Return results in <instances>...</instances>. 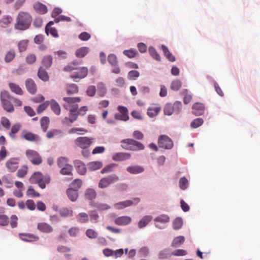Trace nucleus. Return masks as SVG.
<instances>
[{
	"label": "nucleus",
	"mask_w": 260,
	"mask_h": 260,
	"mask_svg": "<svg viewBox=\"0 0 260 260\" xmlns=\"http://www.w3.org/2000/svg\"><path fill=\"white\" fill-rule=\"evenodd\" d=\"M63 107L66 110L70 111L69 120L70 122H74L78 116L77 112L78 108V103L81 102V99L79 97H64Z\"/></svg>",
	"instance_id": "f257e3e1"
},
{
	"label": "nucleus",
	"mask_w": 260,
	"mask_h": 260,
	"mask_svg": "<svg viewBox=\"0 0 260 260\" xmlns=\"http://www.w3.org/2000/svg\"><path fill=\"white\" fill-rule=\"evenodd\" d=\"M32 17L27 12H20L16 18V23L14 25V28L19 30H25L28 29L32 22Z\"/></svg>",
	"instance_id": "f03ea898"
},
{
	"label": "nucleus",
	"mask_w": 260,
	"mask_h": 260,
	"mask_svg": "<svg viewBox=\"0 0 260 260\" xmlns=\"http://www.w3.org/2000/svg\"><path fill=\"white\" fill-rule=\"evenodd\" d=\"M122 148L131 151H139L144 149V145L141 142L132 139H125L121 141Z\"/></svg>",
	"instance_id": "7ed1b4c3"
},
{
	"label": "nucleus",
	"mask_w": 260,
	"mask_h": 260,
	"mask_svg": "<svg viewBox=\"0 0 260 260\" xmlns=\"http://www.w3.org/2000/svg\"><path fill=\"white\" fill-rule=\"evenodd\" d=\"M1 101L4 109L8 112H12L14 111V108L11 101L13 99L9 92L6 90L1 92Z\"/></svg>",
	"instance_id": "20e7f679"
},
{
	"label": "nucleus",
	"mask_w": 260,
	"mask_h": 260,
	"mask_svg": "<svg viewBox=\"0 0 260 260\" xmlns=\"http://www.w3.org/2000/svg\"><path fill=\"white\" fill-rule=\"evenodd\" d=\"M117 110L119 112L115 114V119L124 121H126L129 119L128 111L126 107L123 106H118Z\"/></svg>",
	"instance_id": "39448f33"
},
{
	"label": "nucleus",
	"mask_w": 260,
	"mask_h": 260,
	"mask_svg": "<svg viewBox=\"0 0 260 260\" xmlns=\"http://www.w3.org/2000/svg\"><path fill=\"white\" fill-rule=\"evenodd\" d=\"M93 141V139L89 138L87 137H80L75 140V143L78 147L85 149L90 146Z\"/></svg>",
	"instance_id": "423d86ee"
},
{
	"label": "nucleus",
	"mask_w": 260,
	"mask_h": 260,
	"mask_svg": "<svg viewBox=\"0 0 260 260\" xmlns=\"http://www.w3.org/2000/svg\"><path fill=\"white\" fill-rule=\"evenodd\" d=\"M158 146L166 149H171L173 147L172 140L166 135L160 136L158 140Z\"/></svg>",
	"instance_id": "0eeeda50"
},
{
	"label": "nucleus",
	"mask_w": 260,
	"mask_h": 260,
	"mask_svg": "<svg viewBox=\"0 0 260 260\" xmlns=\"http://www.w3.org/2000/svg\"><path fill=\"white\" fill-rule=\"evenodd\" d=\"M118 180V177L116 175H110L107 177L102 178L99 183V187L104 188L108 187L110 184L115 182Z\"/></svg>",
	"instance_id": "6e6552de"
},
{
	"label": "nucleus",
	"mask_w": 260,
	"mask_h": 260,
	"mask_svg": "<svg viewBox=\"0 0 260 260\" xmlns=\"http://www.w3.org/2000/svg\"><path fill=\"white\" fill-rule=\"evenodd\" d=\"M26 155L34 165H39L42 161L41 156L36 151L28 150L26 151Z\"/></svg>",
	"instance_id": "1a4fd4ad"
},
{
	"label": "nucleus",
	"mask_w": 260,
	"mask_h": 260,
	"mask_svg": "<svg viewBox=\"0 0 260 260\" xmlns=\"http://www.w3.org/2000/svg\"><path fill=\"white\" fill-rule=\"evenodd\" d=\"M77 72L71 75V78L77 81L76 79H81L86 77L88 74V69L86 67L78 68Z\"/></svg>",
	"instance_id": "9d476101"
},
{
	"label": "nucleus",
	"mask_w": 260,
	"mask_h": 260,
	"mask_svg": "<svg viewBox=\"0 0 260 260\" xmlns=\"http://www.w3.org/2000/svg\"><path fill=\"white\" fill-rule=\"evenodd\" d=\"M140 202L139 198H134L133 200H126L123 202H120L114 205V207L117 209H121L133 204H136Z\"/></svg>",
	"instance_id": "9b49d317"
},
{
	"label": "nucleus",
	"mask_w": 260,
	"mask_h": 260,
	"mask_svg": "<svg viewBox=\"0 0 260 260\" xmlns=\"http://www.w3.org/2000/svg\"><path fill=\"white\" fill-rule=\"evenodd\" d=\"M19 161L18 158H12L8 160L6 164L8 171L11 172H15L18 168Z\"/></svg>",
	"instance_id": "f8f14e48"
},
{
	"label": "nucleus",
	"mask_w": 260,
	"mask_h": 260,
	"mask_svg": "<svg viewBox=\"0 0 260 260\" xmlns=\"http://www.w3.org/2000/svg\"><path fill=\"white\" fill-rule=\"evenodd\" d=\"M192 113L196 116H200L203 114L205 111V107L201 103H194L192 107Z\"/></svg>",
	"instance_id": "ddd939ff"
},
{
	"label": "nucleus",
	"mask_w": 260,
	"mask_h": 260,
	"mask_svg": "<svg viewBox=\"0 0 260 260\" xmlns=\"http://www.w3.org/2000/svg\"><path fill=\"white\" fill-rule=\"evenodd\" d=\"M131 155L127 152H118L112 156V159L114 161H124L129 159Z\"/></svg>",
	"instance_id": "4468645a"
},
{
	"label": "nucleus",
	"mask_w": 260,
	"mask_h": 260,
	"mask_svg": "<svg viewBox=\"0 0 260 260\" xmlns=\"http://www.w3.org/2000/svg\"><path fill=\"white\" fill-rule=\"evenodd\" d=\"M25 86L27 91L32 94H35L37 92V85L34 81L31 79H27L25 81Z\"/></svg>",
	"instance_id": "2eb2a0df"
},
{
	"label": "nucleus",
	"mask_w": 260,
	"mask_h": 260,
	"mask_svg": "<svg viewBox=\"0 0 260 260\" xmlns=\"http://www.w3.org/2000/svg\"><path fill=\"white\" fill-rule=\"evenodd\" d=\"M161 108L156 104L152 105L147 109V115L150 117H153L158 114Z\"/></svg>",
	"instance_id": "dca6fc26"
},
{
	"label": "nucleus",
	"mask_w": 260,
	"mask_h": 260,
	"mask_svg": "<svg viewBox=\"0 0 260 260\" xmlns=\"http://www.w3.org/2000/svg\"><path fill=\"white\" fill-rule=\"evenodd\" d=\"M37 229L41 232L45 233H51L53 229V228L48 223L46 222H40L38 224Z\"/></svg>",
	"instance_id": "f3484780"
},
{
	"label": "nucleus",
	"mask_w": 260,
	"mask_h": 260,
	"mask_svg": "<svg viewBox=\"0 0 260 260\" xmlns=\"http://www.w3.org/2000/svg\"><path fill=\"white\" fill-rule=\"evenodd\" d=\"M131 222V218L126 216L118 217L114 219V223L118 225H126Z\"/></svg>",
	"instance_id": "a211bd4d"
},
{
	"label": "nucleus",
	"mask_w": 260,
	"mask_h": 260,
	"mask_svg": "<svg viewBox=\"0 0 260 260\" xmlns=\"http://www.w3.org/2000/svg\"><path fill=\"white\" fill-rule=\"evenodd\" d=\"M81 60H74L66 66L63 69V71L66 72H71L73 70H77L78 69L79 66L81 64Z\"/></svg>",
	"instance_id": "6ab92c4d"
},
{
	"label": "nucleus",
	"mask_w": 260,
	"mask_h": 260,
	"mask_svg": "<svg viewBox=\"0 0 260 260\" xmlns=\"http://www.w3.org/2000/svg\"><path fill=\"white\" fill-rule=\"evenodd\" d=\"M22 137L28 141L36 142L39 140V137L31 132H23Z\"/></svg>",
	"instance_id": "aec40b11"
},
{
	"label": "nucleus",
	"mask_w": 260,
	"mask_h": 260,
	"mask_svg": "<svg viewBox=\"0 0 260 260\" xmlns=\"http://www.w3.org/2000/svg\"><path fill=\"white\" fill-rule=\"evenodd\" d=\"M49 105L52 111L57 115H60L61 113V108L59 104L53 99L49 101Z\"/></svg>",
	"instance_id": "412c9836"
},
{
	"label": "nucleus",
	"mask_w": 260,
	"mask_h": 260,
	"mask_svg": "<svg viewBox=\"0 0 260 260\" xmlns=\"http://www.w3.org/2000/svg\"><path fill=\"white\" fill-rule=\"evenodd\" d=\"M67 194L68 198L72 202H75L78 198V192L77 189L69 188L67 190Z\"/></svg>",
	"instance_id": "4be33fe9"
},
{
	"label": "nucleus",
	"mask_w": 260,
	"mask_h": 260,
	"mask_svg": "<svg viewBox=\"0 0 260 260\" xmlns=\"http://www.w3.org/2000/svg\"><path fill=\"white\" fill-rule=\"evenodd\" d=\"M20 238L26 242L35 241L39 239V237L31 234H19Z\"/></svg>",
	"instance_id": "5701e85b"
},
{
	"label": "nucleus",
	"mask_w": 260,
	"mask_h": 260,
	"mask_svg": "<svg viewBox=\"0 0 260 260\" xmlns=\"http://www.w3.org/2000/svg\"><path fill=\"white\" fill-rule=\"evenodd\" d=\"M126 171L132 174H137L144 172V168L140 166H132L127 167Z\"/></svg>",
	"instance_id": "b1692460"
},
{
	"label": "nucleus",
	"mask_w": 260,
	"mask_h": 260,
	"mask_svg": "<svg viewBox=\"0 0 260 260\" xmlns=\"http://www.w3.org/2000/svg\"><path fill=\"white\" fill-rule=\"evenodd\" d=\"M75 165L77 168V172L81 175L85 174L87 169L85 165L80 160H76Z\"/></svg>",
	"instance_id": "393cba45"
},
{
	"label": "nucleus",
	"mask_w": 260,
	"mask_h": 260,
	"mask_svg": "<svg viewBox=\"0 0 260 260\" xmlns=\"http://www.w3.org/2000/svg\"><path fill=\"white\" fill-rule=\"evenodd\" d=\"M34 8L35 11L39 14H44L47 13V7L41 3H37L34 4Z\"/></svg>",
	"instance_id": "a878e982"
},
{
	"label": "nucleus",
	"mask_w": 260,
	"mask_h": 260,
	"mask_svg": "<svg viewBox=\"0 0 260 260\" xmlns=\"http://www.w3.org/2000/svg\"><path fill=\"white\" fill-rule=\"evenodd\" d=\"M9 87L12 92L17 94L21 95L23 94V91L21 88L18 85L14 83H9Z\"/></svg>",
	"instance_id": "bb28decb"
},
{
	"label": "nucleus",
	"mask_w": 260,
	"mask_h": 260,
	"mask_svg": "<svg viewBox=\"0 0 260 260\" xmlns=\"http://www.w3.org/2000/svg\"><path fill=\"white\" fill-rule=\"evenodd\" d=\"M54 24L53 21H50L47 24L45 27V32L47 35H48L49 31H50V34L53 37H57L58 34L56 29L54 28L51 27L50 26Z\"/></svg>",
	"instance_id": "cd10ccee"
},
{
	"label": "nucleus",
	"mask_w": 260,
	"mask_h": 260,
	"mask_svg": "<svg viewBox=\"0 0 260 260\" xmlns=\"http://www.w3.org/2000/svg\"><path fill=\"white\" fill-rule=\"evenodd\" d=\"M13 18L9 15H5L0 19V25L5 27L12 23Z\"/></svg>",
	"instance_id": "c85d7f7f"
},
{
	"label": "nucleus",
	"mask_w": 260,
	"mask_h": 260,
	"mask_svg": "<svg viewBox=\"0 0 260 260\" xmlns=\"http://www.w3.org/2000/svg\"><path fill=\"white\" fill-rule=\"evenodd\" d=\"M52 60L53 58L51 55H46L43 57L41 63L43 67H44L46 69H48L52 65Z\"/></svg>",
	"instance_id": "c756f323"
},
{
	"label": "nucleus",
	"mask_w": 260,
	"mask_h": 260,
	"mask_svg": "<svg viewBox=\"0 0 260 260\" xmlns=\"http://www.w3.org/2000/svg\"><path fill=\"white\" fill-rule=\"evenodd\" d=\"M90 205L93 207L96 208L97 210L100 211L106 210L110 208V206L108 205L100 203L91 202Z\"/></svg>",
	"instance_id": "7c9ffc66"
},
{
	"label": "nucleus",
	"mask_w": 260,
	"mask_h": 260,
	"mask_svg": "<svg viewBox=\"0 0 260 260\" xmlns=\"http://www.w3.org/2000/svg\"><path fill=\"white\" fill-rule=\"evenodd\" d=\"M21 128V124L20 123H16L14 124L11 129L10 132L9 133V135L12 139L16 138V134L17 133Z\"/></svg>",
	"instance_id": "2f4dec72"
},
{
	"label": "nucleus",
	"mask_w": 260,
	"mask_h": 260,
	"mask_svg": "<svg viewBox=\"0 0 260 260\" xmlns=\"http://www.w3.org/2000/svg\"><path fill=\"white\" fill-rule=\"evenodd\" d=\"M161 49L167 59L171 62L175 61V56L169 51L168 48L165 45H161Z\"/></svg>",
	"instance_id": "473e14b6"
},
{
	"label": "nucleus",
	"mask_w": 260,
	"mask_h": 260,
	"mask_svg": "<svg viewBox=\"0 0 260 260\" xmlns=\"http://www.w3.org/2000/svg\"><path fill=\"white\" fill-rule=\"evenodd\" d=\"M103 167V164L100 161H94L88 164L89 170L95 171L101 169Z\"/></svg>",
	"instance_id": "72a5a7b5"
},
{
	"label": "nucleus",
	"mask_w": 260,
	"mask_h": 260,
	"mask_svg": "<svg viewBox=\"0 0 260 260\" xmlns=\"http://www.w3.org/2000/svg\"><path fill=\"white\" fill-rule=\"evenodd\" d=\"M45 176L43 175L41 173L38 172L34 173L29 178V181L31 183H37L43 178Z\"/></svg>",
	"instance_id": "f704fd0d"
},
{
	"label": "nucleus",
	"mask_w": 260,
	"mask_h": 260,
	"mask_svg": "<svg viewBox=\"0 0 260 260\" xmlns=\"http://www.w3.org/2000/svg\"><path fill=\"white\" fill-rule=\"evenodd\" d=\"M154 220L156 223L165 224L169 222L170 217L167 215L162 214L156 217Z\"/></svg>",
	"instance_id": "c9c22d12"
},
{
	"label": "nucleus",
	"mask_w": 260,
	"mask_h": 260,
	"mask_svg": "<svg viewBox=\"0 0 260 260\" xmlns=\"http://www.w3.org/2000/svg\"><path fill=\"white\" fill-rule=\"evenodd\" d=\"M172 256V252L168 249L160 251L158 254V257L159 259H165L169 258Z\"/></svg>",
	"instance_id": "e433bc0d"
},
{
	"label": "nucleus",
	"mask_w": 260,
	"mask_h": 260,
	"mask_svg": "<svg viewBox=\"0 0 260 260\" xmlns=\"http://www.w3.org/2000/svg\"><path fill=\"white\" fill-rule=\"evenodd\" d=\"M66 89L68 94H75L78 92V87L75 84L67 85Z\"/></svg>",
	"instance_id": "4c0bfd02"
},
{
	"label": "nucleus",
	"mask_w": 260,
	"mask_h": 260,
	"mask_svg": "<svg viewBox=\"0 0 260 260\" xmlns=\"http://www.w3.org/2000/svg\"><path fill=\"white\" fill-rule=\"evenodd\" d=\"M38 76L39 78L44 81H47L49 80V76L47 72L42 69L41 67L38 72Z\"/></svg>",
	"instance_id": "58836bf2"
},
{
	"label": "nucleus",
	"mask_w": 260,
	"mask_h": 260,
	"mask_svg": "<svg viewBox=\"0 0 260 260\" xmlns=\"http://www.w3.org/2000/svg\"><path fill=\"white\" fill-rule=\"evenodd\" d=\"M185 239L183 236H178L174 239L171 246L173 247H177L180 246L184 242Z\"/></svg>",
	"instance_id": "ea45409f"
},
{
	"label": "nucleus",
	"mask_w": 260,
	"mask_h": 260,
	"mask_svg": "<svg viewBox=\"0 0 260 260\" xmlns=\"http://www.w3.org/2000/svg\"><path fill=\"white\" fill-rule=\"evenodd\" d=\"M73 170V166L68 164L61 169L60 173L63 175H70L72 174Z\"/></svg>",
	"instance_id": "a19ab883"
},
{
	"label": "nucleus",
	"mask_w": 260,
	"mask_h": 260,
	"mask_svg": "<svg viewBox=\"0 0 260 260\" xmlns=\"http://www.w3.org/2000/svg\"><path fill=\"white\" fill-rule=\"evenodd\" d=\"M151 216H145L139 222L138 226L140 228L145 227L152 220Z\"/></svg>",
	"instance_id": "79ce46f5"
},
{
	"label": "nucleus",
	"mask_w": 260,
	"mask_h": 260,
	"mask_svg": "<svg viewBox=\"0 0 260 260\" xmlns=\"http://www.w3.org/2000/svg\"><path fill=\"white\" fill-rule=\"evenodd\" d=\"M89 48L87 47H81L76 51V55L79 57H83L85 56L89 51Z\"/></svg>",
	"instance_id": "37998d69"
},
{
	"label": "nucleus",
	"mask_w": 260,
	"mask_h": 260,
	"mask_svg": "<svg viewBox=\"0 0 260 260\" xmlns=\"http://www.w3.org/2000/svg\"><path fill=\"white\" fill-rule=\"evenodd\" d=\"M85 196L87 199L91 200L95 198L96 193L93 189L88 188L85 192Z\"/></svg>",
	"instance_id": "c03bdc74"
},
{
	"label": "nucleus",
	"mask_w": 260,
	"mask_h": 260,
	"mask_svg": "<svg viewBox=\"0 0 260 260\" xmlns=\"http://www.w3.org/2000/svg\"><path fill=\"white\" fill-rule=\"evenodd\" d=\"M148 51L150 55L155 60L157 61H160L161 59V57L158 52L156 51L155 49L151 46L148 49Z\"/></svg>",
	"instance_id": "a18cd8bd"
},
{
	"label": "nucleus",
	"mask_w": 260,
	"mask_h": 260,
	"mask_svg": "<svg viewBox=\"0 0 260 260\" xmlns=\"http://www.w3.org/2000/svg\"><path fill=\"white\" fill-rule=\"evenodd\" d=\"M181 82L178 79H175L172 82L170 88L173 90L178 91L181 88Z\"/></svg>",
	"instance_id": "49530a36"
},
{
	"label": "nucleus",
	"mask_w": 260,
	"mask_h": 260,
	"mask_svg": "<svg viewBox=\"0 0 260 260\" xmlns=\"http://www.w3.org/2000/svg\"><path fill=\"white\" fill-rule=\"evenodd\" d=\"M50 178L48 176H45L38 183L39 186L42 189H44L46 187V184L50 182Z\"/></svg>",
	"instance_id": "de8ad7c7"
},
{
	"label": "nucleus",
	"mask_w": 260,
	"mask_h": 260,
	"mask_svg": "<svg viewBox=\"0 0 260 260\" xmlns=\"http://www.w3.org/2000/svg\"><path fill=\"white\" fill-rule=\"evenodd\" d=\"M28 43V41L27 40H21L18 42V47L19 52H24L26 50Z\"/></svg>",
	"instance_id": "09e8293b"
},
{
	"label": "nucleus",
	"mask_w": 260,
	"mask_h": 260,
	"mask_svg": "<svg viewBox=\"0 0 260 260\" xmlns=\"http://www.w3.org/2000/svg\"><path fill=\"white\" fill-rule=\"evenodd\" d=\"M59 213L61 216L69 217L73 215V212L71 209L67 208H63L60 210Z\"/></svg>",
	"instance_id": "8fccbe9b"
},
{
	"label": "nucleus",
	"mask_w": 260,
	"mask_h": 260,
	"mask_svg": "<svg viewBox=\"0 0 260 260\" xmlns=\"http://www.w3.org/2000/svg\"><path fill=\"white\" fill-rule=\"evenodd\" d=\"M41 126L44 132H46L48 128L49 123V119L47 117H43L40 120Z\"/></svg>",
	"instance_id": "3c124183"
},
{
	"label": "nucleus",
	"mask_w": 260,
	"mask_h": 260,
	"mask_svg": "<svg viewBox=\"0 0 260 260\" xmlns=\"http://www.w3.org/2000/svg\"><path fill=\"white\" fill-rule=\"evenodd\" d=\"M77 220L79 222L81 223H85L88 221V215L86 213H80L77 216Z\"/></svg>",
	"instance_id": "603ef678"
},
{
	"label": "nucleus",
	"mask_w": 260,
	"mask_h": 260,
	"mask_svg": "<svg viewBox=\"0 0 260 260\" xmlns=\"http://www.w3.org/2000/svg\"><path fill=\"white\" fill-rule=\"evenodd\" d=\"M204 120L201 118H197L194 119L190 123V126L192 128H196L202 125Z\"/></svg>",
	"instance_id": "864d4df0"
},
{
	"label": "nucleus",
	"mask_w": 260,
	"mask_h": 260,
	"mask_svg": "<svg viewBox=\"0 0 260 260\" xmlns=\"http://www.w3.org/2000/svg\"><path fill=\"white\" fill-rule=\"evenodd\" d=\"M183 94H184L185 95L183 98V102L184 104H189L191 101L192 100V96L190 94L188 93V90L187 89H184L182 91Z\"/></svg>",
	"instance_id": "5fc2aeb1"
},
{
	"label": "nucleus",
	"mask_w": 260,
	"mask_h": 260,
	"mask_svg": "<svg viewBox=\"0 0 260 260\" xmlns=\"http://www.w3.org/2000/svg\"><path fill=\"white\" fill-rule=\"evenodd\" d=\"M15 56V52L14 50H10L7 52L5 57V61L6 62H11Z\"/></svg>",
	"instance_id": "6e6d98bb"
},
{
	"label": "nucleus",
	"mask_w": 260,
	"mask_h": 260,
	"mask_svg": "<svg viewBox=\"0 0 260 260\" xmlns=\"http://www.w3.org/2000/svg\"><path fill=\"white\" fill-rule=\"evenodd\" d=\"M27 171V167L26 166H23L19 170H18L17 172V176L19 178H23L26 175Z\"/></svg>",
	"instance_id": "4d7b16f0"
},
{
	"label": "nucleus",
	"mask_w": 260,
	"mask_h": 260,
	"mask_svg": "<svg viewBox=\"0 0 260 260\" xmlns=\"http://www.w3.org/2000/svg\"><path fill=\"white\" fill-rule=\"evenodd\" d=\"M183 224V221L181 218H176L174 219L173 222V226L174 229L178 230L180 229Z\"/></svg>",
	"instance_id": "13d9d810"
},
{
	"label": "nucleus",
	"mask_w": 260,
	"mask_h": 260,
	"mask_svg": "<svg viewBox=\"0 0 260 260\" xmlns=\"http://www.w3.org/2000/svg\"><path fill=\"white\" fill-rule=\"evenodd\" d=\"M26 195L34 198H38L40 196V193L36 191L32 186H29L28 188L26 191Z\"/></svg>",
	"instance_id": "bf43d9fd"
},
{
	"label": "nucleus",
	"mask_w": 260,
	"mask_h": 260,
	"mask_svg": "<svg viewBox=\"0 0 260 260\" xmlns=\"http://www.w3.org/2000/svg\"><path fill=\"white\" fill-rule=\"evenodd\" d=\"M173 107L172 105L171 104H167L164 107V113L165 115H171L173 112H174L173 110Z\"/></svg>",
	"instance_id": "052dcab7"
},
{
	"label": "nucleus",
	"mask_w": 260,
	"mask_h": 260,
	"mask_svg": "<svg viewBox=\"0 0 260 260\" xmlns=\"http://www.w3.org/2000/svg\"><path fill=\"white\" fill-rule=\"evenodd\" d=\"M98 91L100 96H104L106 92V89L103 83H100L98 84Z\"/></svg>",
	"instance_id": "680f3d73"
},
{
	"label": "nucleus",
	"mask_w": 260,
	"mask_h": 260,
	"mask_svg": "<svg viewBox=\"0 0 260 260\" xmlns=\"http://www.w3.org/2000/svg\"><path fill=\"white\" fill-rule=\"evenodd\" d=\"M1 123L2 126L7 129L11 127V122L10 120L5 117H2L1 120Z\"/></svg>",
	"instance_id": "e2e57ef3"
},
{
	"label": "nucleus",
	"mask_w": 260,
	"mask_h": 260,
	"mask_svg": "<svg viewBox=\"0 0 260 260\" xmlns=\"http://www.w3.org/2000/svg\"><path fill=\"white\" fill-rule=\"evenodd\" d=\"M86 235L89 238L95 239L98 236V233L93 229H88L86 232Z\"/></svg>",
	"instance_id": "0e129e2a"
},
{
	"label": "nucleus",
	"mask_w": 260,
	"mask_h": 260,
	"mask_svg": "<svg viewBox=\"0 0 260 260\" xmlns=\"http://www.w3.org/2000/svg\"><path fill=\"white\" fill-rule=\"evenodd\" d=\"M68 159L64 157H60L57 159V165L61 169L66 165H68Z\"/></svg>",
	"instance_id": "69168bd1"
},
{
	"label": "nucleus",
	"mask_w": 260,
	"mask_h": 260,
	"mask_svg": "<svg viewBox=\"0 0 260 260\" xmlns=\"http://www.w3.org/2000/svg\"><path fill=\"white\" fill-rule=\"evenodd\" d=\"M140 73L138 71L136 70H132L128 72L127 78L129 80H135L139 77Z\"/></svg>",
	"instance_id": "338daca9"
},
{
	"label": "nucleus",
	"mask_w": 260,
	"mask_h": 260,
	"mask_svg": "<svg viewBox=\"0 0 260 260\" xmlns=\"http://www.w3.org/2000/svg\"><path fill=\"white\" fill-rule=\"evenodd\" d=\"M123 54L129 58H134L136 56L137 51L133 49L125 50L123 51Z\"/></svg>",
	"instance_id": "774afa93"
}]
</instances>
